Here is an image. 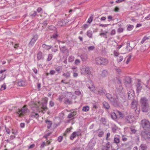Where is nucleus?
I'll return each mask as SVG.
<instances>
[{"instance_id": "obj_11", "label": "nucleus", "mask_w": 150, "mask_h": 150, "mask_svg": "<svg viewBox=\"0 0 150 150\" xmlns=\"http://www.w3.org/2000/svg\"><path fill=\"white\" fill-rule=\"evenodd\" d=\"M96 142L93 141V139H92L90 141L88 145V150H92L94 148Z\"/></svg>"}, {"instance_id": "obj_35", "label": "nucleus", "mask_w": 150, "mask_h": 150, "mask_svg": "<svg viewBox=\"0 0 150 150\" xmlns=\"http://www.w3.org/2000/svg\"><path fill=\"white\" fill-rule=\"evenodd\" d=\"M106 98L110 101L111 99L113 97H112V95L109 93H106L105 94Z\"/></svg>"}, {"instance_id": "obj_7", "label": "nucleus", "mask_w": 150, "mask_h": 150, "mask_svg": "<svg viewBox=\"0 0 150 150\" xmlns=\"http://www.w3.org/2000/svg\"><path fill=\"white\" fill-rule=\"evenodd\" d=\"M27 106L26 105H25L21 109H18L16 113L18 115L19 117H21L23 116L24 113L29 112V110L27 108Z\"/></svg>"}, {"instance_id": "obj_33", "label": "nucleus", "mask_w": 150, "mask_h": 150, "mask_svg": "<svg viewBox=\"0 0 150 150\" xmlns=\"http://www.w3.org/2000/svg\"><path fill=\"white\" fill-rule=\"evenodd\" d=\"M131 108L133 109H134V111L137 114H138L139 113V110H137V106L131 105Z\"/></svg>"}, {"instance_id": "obj_55", "label": "nucleus", "mask_w": 150, "mask_h": 150, "mask_svg": "<svg viewBox=\"0 0 150 150\" xmlns=\"http://www.w3.org/2000/svg\"><path fill=\"white\" fill-rule=\"evenodd\" d=\"M122 139L123 142H126L127 140V138L125 137L124 135H122Z\"/></svg>"}, {"instance_id": "obj_1", "label": "nucleus", "mask_w": 150, "mask_h": 150, "mask_svg": "<svg viewBox=\"0 0 150 150\" xmlns=\"http://www.w3.org/2000/svg\"><path fill=\"white\" fill-rule=\"evenodd\" d=\"M140 103L142 111L145 112H147L149 108V105L146 98H141Z\"/></svg>"}, {"instance_id": "obj_17", "label": "nucleus", "mask_w": 150, "mask_h": 150, "mask_svg": "<svg viewBox=\"0 0 150 150\" xmlns=\"http://www.w3.org/2000/svg\"><path fill=\"white\" fill-rule=\"evenodd\" d=\"M42 54V53L40 51H39L38 52L37 55V58L38 60L44 59V57Z\"/></svg>"}, {"instance_id": "obj_49", "label": "nucleus", "mask_w": 150, "mask_h": 150, "mask_svg": "<svg viewBox=\"0 0 150 150\" xmlns=\"http://www.w3.org/2000/svg\"><path fill=\"white\" fill-rule=\"evenodd\" d=\"M149 39L148 37H147L146 36H144V37L142 39V40L141 41V43L143 44L145 42V41L147 40H148Z\"/></svg>"}, {"instance_id": "obj_43", "label": "nucleus", "mask_w": 150, "mask_h": 150, "mask_svg": "<svg viewBox=\"0 0 150 150\" xmlns=\"http://www.w3.org/2000/svg\"><path fill=\"white\" fill-rule=\"evenodd\" d=\"M107 74V71L105 70H104L102 71V74H101V75L103 77H104Z\"/></svg>"}, {"instance_id": "obj_16", "label": "nucleus", "mask_w": 150, "mask_h": 150, "mask_svg": "<svg viewBox=\"0 0 150 150\" xmlns=\"http://www.w3.org/2000/svg\"><path fill=\"white\" fill-rule=\"evenodd\" d=\"M126 122L127 123H132L133 122L132 117L130 115L126 116L125 119Z\"/></svg>"}, {"instance_id": "obj_53", "label": "nucleus", "mask_w": 150, "mask_h": 150, "mask_svg": "<svg viewBox=\"0 0 150 150\" xmlns=\"http://www.w3.org/2000/svg\"><path fill=\"white\" fill-rule=\"evenodd\" d=\"M104 133L103 131L100 132L98 134V136L99 137H101L104 135Z\"/></svg>"}, {"instance_id": "obj_25", "label": "nucleus", "mask_w": 150, "mask_h": 150, "mask_svg": "<svg viewBox=\"0 0 150 150\" xmlns=\"http://www.w3.org/2000/svg\"><path fill=\"white\" fill-rule=\"evenodd\" d=\"M45 122L47 124V128L48 129H50L52 124V121L46 120H45Z\"/></svg>"}, {"instance_id": "obj_30", "label": "nucleus", "mask_w": 150, "mask_h": 150, "mask_svg": "<svg viewBox=\"0 0 150 150\" xmlns=\"http://www.w3.org/2000/svg\"><path fill=\"white\" fill-rule=\"evenodd\" d=\"M77 135V132H74L70 135V139L71 140H73Z\"/></svg>"}, {"instance_id": "obj_44", "label": "nucleus", "mask_w": 150, "mask_h": 150, "mask_svg": "<svg viewBox=\"0 0 150 150\" xmlns=\"http://www.w3.org/2000/svg\"><path fill=\"white\" fill-rule=\"evenodd\" d=\"M127 30L128 31H131L134 28V26L132 25H127Z\"/></svg>"}, {"instance_id": "obj_34", "label": "nucleus", "mask_w": 150, "mask_h": 150, "mask_svg": "<svg viewBox=\"0 0 150 150\" xmlns=\"http://www.w3.org/2000/svg\"><path fill=\"white\" fill-rule=\"evenodd\" d=\"M42 47L44 48L49 50L52 47V46L50 45H48L45 44H44L42 45Z\"/></svg>"}, {"instance_id": "obj_2", "label": "nucleus", "mask_w": 150, "mask_h": 150, "mask_svg": "<svg viewBox=\"0 0 150 150\" xmlns=\"http://www.w3.org/2000/svg\"><path fill=\"white\" fill-rule=\"evenodd\" d=\"M120 137L119 135L115 136L114 139V142L111 145L112 150H117L120 148L118 144L120 142Z\"/></svg>"}, {"instance_id": "obj_48", "label": "nucleus", "mask_w": 150, "mask_h": 150, "mask_svg": "<svg viewBox=\"0 0 150 150\" xmlns=\"http://www.w3.org/2000/svg\"><path fill=\"white\" fill-rule=\"evenodd\" d=\"M30 15L32 17H35L37 15V13L35 11H33L31 13Z\"/></svg>"}, {"instance_id": "obj_5", "label": "nucleus", "mask_w": 150, "mask_h": 150, "mask_svg": "<svg viewBox=\"0 0 150 150\" xmlns=\"http://www.w3.org/2000/svg\"><path fill=\"white\" fill-rule=\"evenodd\" d=\"M96 64L99 65H105L108 63V60L105 58L101 57H98L96 58Z\"/></svg>"}, {"instance_id": "obj_10", "label": "nucleus", "mask_w": 150, "mask_h": 150, "mask_svg": "<svg viewBox=\"0 0 150 150\" xmlns=\"http://www.w3.org/2000/svg\"><path fill=\"white\" fill-rule=\"evenodd\" d=\"M6 69L0 71V82L2 81L5 78L6 75Z\"/></svg>"}, {"instance_id": "obj_52", "label": "nucleus", "mask_w": 150, "mask_h": 150, "mask_svg": "<svg viewBox=\"0 0 150 150\" xmlns=\"http://www.w3.org/2000/svg\"><path fill=\"white\" fill-rule=\"evenodd\" d=\"M108 32L106 31L105 32V33H101L100 34V35L101 36H102V35H103V36H104V37L105 38H107V37L106 34Z\"/></svg>"}, {"instance_id": "obj_27", "label": "nucleus", "mask_w": 150, "mask_h": 150, "mask_svg": "<svg viewBox=\"0 0 150 150\" xmlns=\"http://www.w3.org/2000/svg\"><path fill=\"white\" fill-rule=\"evenodd\" d=\"M64 104L68 105H70L72 103V100H69V99L67 98H66L64 99Z\"/></svg>"}, {"instance_id": "obj_20", "label": "nucleus", "mask_w": 150, "mask_h": 150, "mask_svg": "<svg viewBox=\"0 0 150 150\" xmlns=\"http://www.w3.org/2000/svg\"><path fill=\"white\" fill-rule=\"evenodd\" d=\"M106 90L104 88H102L98 91V94L100 96H103L105 94Z\"/></svg>"}, {"instance_id": "obj_18", "label": "nucleus", "mask_w": 150, "mask_h": 150, "mask_svg": "<svg viewBox=\"0 0 150 150\" xmlns=\"http://www.w3.org/2000/svg\"><path fill=\"white\" fill-rule=\"evenodd\" d=\"M17 84L20 86H25L26 85L25 81L21 80H19L18 81Z\"/></svg>"}, {"instance_id": "obj_57", "label": "nucleus", "mask_w": 150, "mask_h": 150, "mask_svg": "<svg viewBox=\"0 0 150 150\" xmlns=\"http://www.w3.org/2000/svg\"><path fill=\"white\" fill-rule=\"evenodd\" d=\"M63 139V137L62 136H59L58 137L57 140L59 142H61L62 141Z\"/></svg>"}, {"instance_id": "obj_6", "label": "nucleus", "mask_w": 150, "mask_h": 150, "mask_svg": "<svg viewBox=\"0 0 150 150\" xmlns=\"http://www.w3.org/2000/svg\"><path fill=\"white\" fill-rule=\"evenodd\" d=\"M110 102L111 104L116 107H120L121 104L117 96L113 97Z\"/></svg>"}, {"instance_id": "obj_26", "label": "nucleus", "mask_w": 150, "mask_h": 150, "mask_svg": "<svg viewBox=\"0 0 150 150\" xmlns=\"http://www.w3.org/2000/svg\"><path fill=\"white\" fill-rule=\"evenodd\" d=\"M81 59L83 61H86L87 59V55L86 54L84 53L82 54L80 56Z\"/></svg>"}, {"instance_id": "obj_37", "label": "nucleus", "mask_w": 150, "mask_h": 150, "mask_svg": "<svg viewBox=\"0 0 150 150\" xmlns=\"http://www.w3.org/2000/svg\"><path fill=\"white\" fill-rule=\"evenodd\" d=\"M59 22L60 23H62V24H61V26H62L66 24V23H67V19H62L61 21H59Z\"/></svg>"}, {"instance_id": "obj_64", "label": "nucleus", "mask_w": 150, "mask_h": 150, "mask_svg": "<svg viewBox=\"0 0 150 150\" xmlns=\"http://www.w3.org/2000/svg\"><path fill=\"white\" fill-rule=\"evenodd\" d=\"M95 48V47L94 46H90L88 47V49L89 50H93Z\"/></svg>"}, {"instance_id": "obj_13", "label": "nucleus", "mask_w": 150, "mask_h": 150, "mask_svg": "<svg viewBox=\"0 0 150 150\" xmlns=\"http://www.w3.org/2000/svg\"><path fill=\"white\" fill-rule=\"evenodd\" d=\"M134 92L132 90H130L128 93V98L129 100H133L134 98Z\"/></svg>"}, {"instance_id": "obj_4", "label": "nucleus", "mask_w": 150, "mask_h": 150, "mask_svg": "<svg viewBox=\"0 0 150 150\" xmlns=\"http://www.w3.org/2000/svg\"><path fill=\"white\" fill-rule=\"evenodd\" d=\"M141 126L144 130H150V122L146 119H143L141 121Z\"/></svg>"}, {"instance_id": "obj_54", "label": "nucleus", "mask_w": 150, "mask_h": 150, "mask_svg": "<svg viewBox=\"0 0 150 150\" xmlns=\"http://www.w3.org/2000/svg\"><path fill=\"white\" fill-rule=\"evenodd\" d=\"M64 98L63 96H59L58 97V100L60 102H61L62 99Z\"/></svg>"}, {"instance_id": "obj_63", "label": "nucleus", "mask_w": 150, "mask_h": 150, "mask_svg": "<svg viewBox=\"0 0 150 150\" xmlns=\"http://www.w3.org/2000/svg\"><path fill=\"white\" fill-rule=\"evenodd\" d=\"M123 59V57L122 56H120L119 59H117V60L118 62H121Z\"/></svg>"}, {"instance_id": "obj_8", "label": "nucleus", "mask_w": 150, "mask_h": 150, "mask_svg": "<svg viewBox=\"0 0 150 150\" xmlns=\"http://www.w3.org/2000/svg\"><path fill=\"white\" fill-rule=\"evenodd\" d=\"M38 38V36L37 35H33V38L31 39L30 41L28 43V46L31 47L33 46L37 40Z\"/></svg>"}, {"instance_id": "obj_36", "label": "nucleus", "mask_w": 150, "mask_h": 150, "mask_svg": "<svg viewBox=\"0 0 150 150\" xmlns=\"http://www.w3.org/2000/svg\"><path fill=\"white\" fill-rule=\"evenodd\" d=\"M126 48L127 50H128L129 51H130L132 50L133 48L130 46V43L129 42H127Z\"/></svg>"}, {"instance_id": "obj_56", "label": "nucleus", "mask_w": 150, "mask_h": 150, "mask_svg": "<svg viewBox=\"0 0 150 150\" xmlns=\"http://www.w3.org/2000/svg\"><path fill=\"white\" fill-rule=\"evenodd\" d=\"M124 29L122 28H119L117 30V32L119 33H120L122 32L123 31Z\"/></svg>"}, {"instance_id": "obj_24", "label": "nucleus", "mask_w": 150, "mask_h": 150, "mask_svg": "<svg viewBox=\"0 0 150 150\" xmlns=\"http://www.w3.org/2000/svg\"><path fill=\"white\" fill-rule=\"evenodd\" d=\"M103 108L105 109L108 110L110 108V105L106 101H104L103 103Z\"/></svg>"}, {"instance_id": "obj_38", "label": "nucleus", "mask_w": 150, "mask_h": 150, "mask_svg": "<svg viewBox=\"0 0 150 150\" xmlns=\"http://www.w3.org/2000/svg\"><path fill=\"white\" fill-rule=\"evenodd\" d=\"M92 32L90 30L87 31V35L89 38H92Z\"/></svg>"}, {"instance_id": "obj_22", "label": "nucleus", "mask_w": 150, "mask_h": 150, "mask_svg": "<svg viewBox=\"0 0 150 150\" xmlns=\"http://www.w3.org/2000/svg\"><path fill=\"white\" fill-rule=\"evenodd\" d=\"M119 94L122 98L124 99L125 98V93L124 92L122 88L119 91Z\"/></svg>"}, {"instance_id": "obj_46", "label": "nucleus", "mask_w": 150, "mask_h": 150, "mask_svg": "<svg viewBox=\"0 0 150 150\" xmlns=\"http://www.w3.org/2000/svg\"><path fill=\"white\" fill-rule=\"evenodd\" d=\"M111 143L109 142H108L106 144L105 146H104L105 147H106L108 149H109L110 147H111Z\"/></svg>"}, {"instance_id": "obj_3", "label": "nucleus", "mask_w": 150, "mask_h": 150, "mask_svg": "<svg viewBox=\"0 0 150 150\" xmlns=\"http://www.w3.org/2000/svg\"><path fill=\"white\" fill-rule=\"evenodd\" d=\"M141 135L143 140L146 141H150V130H144L141 132Z\"/></svg>"}, {"instance_id": "obj_19", "label": "nucleus", "mask_w": 150, "mask_h": 150, "mask_svg": "<svg viewBox=\"0 0 150 150\" xmlns=\"http://www.w3.org/2000/svg\"><path fill=\"white\" fill-rule=\"evenodd\" d=\"M139 148L141 150H146L148 149L147 145L145 144H141Z\"/></svg>"}, {"instance_id": "obj_15", "label": "nucleus", "mask_w": 150, "mask_h": 150, "mask_svg": "<svg viewBox=\"0 0 150 150\" xmlns=\"http://www.w3.org/2000/svg\"><path fill=\"white\" fill-rule=\"evenodd\" d=\"M117 120L122 119L125 117V115L122 112L117 110Z\"/></svg>"}, {"instance_id": "obj_45", "label": "nucleus", "mask_w": 150, "mask_h": 150, "mask_svg": "<svg viewBox=\"0 0 150 150\" xmlns=\"http://www.w3.org/2000/svg\"><path fill=\"white\" fill-rule=\"evenodd\" d=\"M74 57L73 56H70L69 57L68 59V61L69 62H72L74 59Z\"/></svg>"}, {"instance_id": "obj_32", "label": "nucleus", "mask_w": 150, "mask_h": 150, "mask_svg": "<svg viewBox=\"0 0 150 150\" xmlns=\"http://www.w3.org/2000/svg\"><path fill=\"white\" fill-rule=\"evenodd\" d=\"M118 128L116 125H114L111 127L112 131L114 133H115L116 132V131L118 129Z\"/></svg>"}, {"instance_id": "obj_42", "label": "nucleus", "mask_w": 150, "mask_h": 150, "mask_svg": "<svg viewBox=\"0 0 150 150\" xmlns=\"http://www.w3.org/2000/svg\"><path fill=\"white\" fill-rule=\"evenodd\" d=\"M132 100L131 103V105H134L135 106H137V102L135 100L134 98L133 100Z\"/></svg>"}, {"instance_id": "obj_12", "label": "nucleus", "mask_w": 150, "mask_h": 150, "mask_svg": "<svg viewBox=\"0 0 150 150\" xmlns=\"http://www.w3.org/2000/svg\"><path fill=\"white\" fill-rule=\"evenodd\" d=\"M48 99V98L47 97L45 98H44V101L41 103V108H44V110H47L48 109V108L47 106Z\"/></svg>"}, {"instance_id": "obj_21", "label": "nucleus", "mask_w": 150, "mask_h": 150, "mask_svg": "<svg viewBox=\"0 0 150 150\" xmlns=\"http://www.w3.org/2000/svg\"><path fill=\"white\" fill-rule=\"evenodd\" d=\"M85 74L87 75H90L91 74V72L89 68L86 67L83 69Z\"/></svg>"}, {"instance_id": "obj_40", "label": "nucleus", "mask_w": 150, "mask_h": 150, "mask_svg": "<svg viewBox=\"0 0 150 150\" xmlns=\"http://www.w3.org/2000/svg\"><path fill=\"white\" fill-rule=\"evenodd\" d=\"M89 110V107L88 106H85L83 107L82 110L84 112H87Z\"/></svg>"}, {"instance_id": "obj_9", "label": "nucleus", "mask_w": 150, "mask_h": 150, "mask_svg": "<svg viewBox=\"0 0 150 150\" xmlns=\"http://www.w3.org/2000/svg\"><path fill=\"white\" fill-rule=\"evenodd\" d=\"M110 116L112 119L115 121L117 120V110H114L113 111L110 113Z\"/></svg>"}, {"instance_id": "obj_39", "label": "nucleus", "mask_w": 150, "mask_h": 150, "mask_svg": "<svg viewBox=\"0 0 150 150\" xmlns=\"http://www.w3.org/2000/svg\"><path fill=\"white\" fill-rule=\"evenodd\" d=\"M60 50L61 52L63 53H64L67 49L66 48L65 46H62L61 47H60Z\"/></svg>"}, {"instance_id": "obj_50", "label": "nucleus", "mask_w": 150, "mask_h": 150, "mask_svg": "<svg viewBox=\"0 0 150 150\" xmlns=\"http://www.w3.org/2000/svg\"><path fill=\"white\" fill-rule=\"evenodd\" d=\"M52 57L53 55L52 54H49L47 59V61H50L52 59Z\"/></svg>"}, {"instance_id": "obj_47", "label": "nucleus", "mask_w": 150, "mask_h": 150, "mask_svg": "<svg viewBox=\"0 0 150 150\" xmlns=\"http://www.w3.org/2000/svg\"><path fill=\"white\" fill-rule=\"evenodd\" d=\"M93 18V15H92L88 19L87 22L89 23H91Z\"/></svg>"}, {"instance_id": "obj_29", "label": "nucleus", "mask_w": 150, "mask_h": 150, "mask_svg": "<svg viewBox=\"0 0 150 150\" xmlns=\"http://www.w3.org/2000/svg\"><path fill=\"white\" fill-rule=\"evenodd\" d=\"M62 69V66H58L56 67L55 71L59 74L61 73V71Z\"/></svg>"}, {"instance_id": "obj_59", "label": "nucleus", "mask_w": 150, "mask_h": 150, "mask_svg": "<svg viewBox=\"0 0 150 150\" xmlns=\"http://www.w3.org/2000/svg\"><path fill=\"white\" fill-rule=\"evenodd\" d=\"M47 144H46V143L44 142H43L41 144L40 147L41 148H43Z\"/></svg>"}, {"instance_id": "obj_31", "label": "nucleus", "mask_w": 150, "mask_h": 150, "mask_svg": "<svg viewBox=\"0 0 150 150\" xmlns=\"http://www.w3.org/2000/svg\"><path fill=\"white\" fill-rule=\"evenodd\" d=\"M70 71H68L66 73H64L62 74V76L65 77L66 78H68L70 77Z\"/></svg>"}, {"instance_id": "obj_28", "label": "nucleus", "mask_w": 150, "mask_h": 150, "mask_svg": "<svg viewBox=\"0 0 150 150\" xmlns=\"http://www.w3.org/2000/svg\"><path fill=\"white\" fill-rule=\"evenodd\" d=\"M76 115V112L74 111L71 113H69L67 116V118L69 119H71L72 117H73L74 116Z\"/></svg>"}, {"instance_id": "obj_23", "label": "nucleus", "mask_w": 150, "mask_h": 150, "mask_svg": "<svg viewBox=\"0 0 150 150\" xmlns=\"http://www.w3.org/2000/svg\"><path fill=\"white\" fill-rule=\"evenodd\" d=\"M132 82V80L131 77L130 76H127L125 79V83L130 84Z\"/></svg>"}, {"instance_id": "obj_62", "label": "nucleus", "mask_w": 150, "mask_h": 150, "mask_svg": "<svg viewBox=\"0 0 150 150\" xmlns=\"http://www.w3.org/2000/svg\"><path fill=\"white\" fill-rule=\"evenodd\" d=\"M54 104V102L52 100H51L50 101L49 103V105L51 107H53Z\"/></svg>"}, {"instance_id": "obj_58", "label": "nucleus", "mask_w": 150, "mask_h": 150, "mask_svg": "<svg viewBox=\"0 0 150 150\" xmlns=\"http://www.w3.org/2000/svg\"><path fill=\"white\" fill-rule=\"evenodd\" d=\"M58 36V35L57 33L53 34L52 36L51 37V38H53L54 39H56Z\"/></svg>"}, {"instance_id": "obj_41", "label": "nucleus", "mask_w": 150, "mask_h": 150, "mask_svg": "<svg viewBox=\"0 0 150 150\" xmlns=\"http://www.w3.org/2000/svg\"><path fill=\"white\" fill-rule=\"evenodd\" d=\"M39 115L38 113H34L31 115V117H32L35 118L37 119L39 117Z\"/></svg>"}, {"instance_id": "obj_60", "label": "nucleus", "mask_w": 150, "mask_h": 150, "mask_svg": "<svg viewBox=\"0 0 150 150\" xmlns=\"http://www.w3.org/2000/svg\"><path fill=\"white\" fill-rule=\"evenodd\" d=\"M113 54L114 56L116 57H117L119 55V52L115 50L114 51Z\"/></svg>"}, {"instance_id": "obj_61", "label": "nucleus", "mask_w": 150, "mask_h": 150, "mask_svg": "<svg viewBox=\"0 0 150 150\" xmlns=\"http://www.w3.org/2000/svg\"><path fill=\"white\" fill-rule=\"evenodd\" d=\"M5 130L6 131V132L8 134L10 133V130L8 128L6 127V126H5Z\"/></svg>"}, {"instance_id": "obj_14", "label": "nucleus", "mask_w": 150, "mask_h": 150, "mask_svg": "<svg viewBox=\"0 0 150 150\" xmlns=\"http://www.w3.org/2000/svg\"><path fill=\"white\" fill-rule=\"evenodd\" d=\"M136 92L137 93H139L141 92L142 88V86L139 81L136 83Z\"/></svg>"}, {"instance_id": "obj_51", "label": "nucleus", "mask_w": 150, "mask_h": 150, "mask_svg": "<svg viewBox=\"0 0 150 150\" xmlns=\"http://www.w3.org/2000/svg\"><path fill=\"white\" fill-rule=\"evenodd\" d=\"M76 132L77 136H81V129H78Z\"/></svg>"}]
</instances>
